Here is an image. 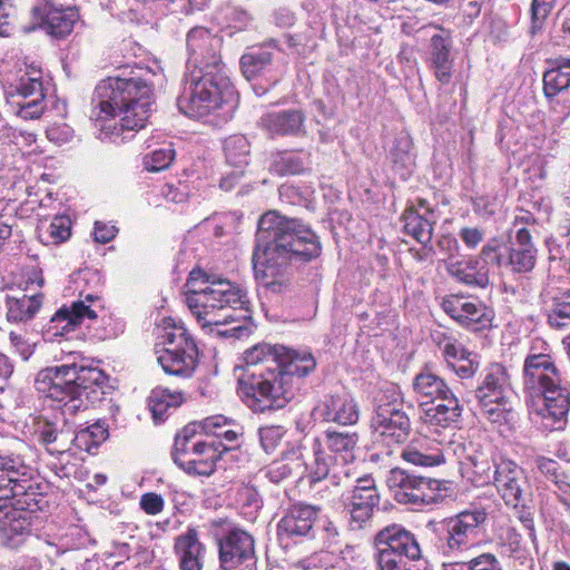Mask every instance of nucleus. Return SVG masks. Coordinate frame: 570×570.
<instances>
[{"instance_id":"nucleus-58","label":"nucleus","mask_w":570,"mask_h":570,"mask_svg":"<svg viewBox=\"0 0 570 570\" xmlns=\"http://www.w3.org/2000/svg\"><path fill=\"white\" fill-rule=\"evenodd\" d=\"M554 0H532L531 3V33L540 31L553 8Z\"/></svg>"},{"instance_id":"nucleus-62","label":"nucleus","mask_w":570,"mask_h":570,"mask_svg":"<svg viewBox=\"0 0 570 570\" xmlns=\"http://www.w3.org/2000/svg\"><path fill=\"white\" fill-rule=\"evenodd\" d=\"M130 539V542H114L115 551L112 554L126 560L135 558L139 562L144 559L142 557L140 558V556L146 554L147 551L137 541H135L134 538Z\"/></svg>"},{"instance_id":"nucleus-23","label":"nucleus","mask_w":570,"mask_h":570,"mask_svg":"<svg viewBox=\"0 0 570 570\" xmlns=\"http://www.w3.org/2000/svg\"><path fill=\"white\" fill-rule=\"evenodd\" d=\"M320 508L305 503H295L286 509L277 524V532L283 538L295 542L303 539L315 540V522L318 519Z\"/></svg>"},{"instance_id":"nucleus-57","label":"nucleus","mask_w":570,"mask_h":570,"mask_svg":"<svg viewBox=\"0 0 570 570\" xmlns=\"http://www.w3.org/2000/svg\"><path fill=\"white\" fill-rule=\"evenodd\" d=\"M537 218L535 216L525 209L517 208L514 213L511 227L508 230V237L517 236L519 229L525 230L531 234L535 230Z\"/></svg>"},{"instance_id":"nucleus-2","label":"nucleus","mask_w":570,"mask_h":570,"mask_svg":"<svg viewBox=\"0 0 570 570\" xmlns=\"http://www.w3.org/2000/svg\"><path fill=\"white\" fill-rule=\"evenodd\" d=\"M222 43L220 37L204 27H195L187 33L188 71L177 107L190 118L205 117L235 100L236 91L220 57Z\"/></svg>"},{"instance_id":"nucleus-34","label":"nucleus","mask_w":570,"mask_h":570,"mask_svg":"<svg viewBox=\"0 0 570 570\" xmlns=\"http://www.w3.org/2000/svg\"><path fill=\"white\" fill-rule=\"evenodd\" d=\"M428 215L420 213L417 207L407 206L401 216L403 232L412 236L424 248L431 244L435 217L433 209H428Z\"/></svg>"},{"instance_id":"nucleus-25","label":"nucleus","mask_w":570,"mask_h":570,"mask_svg":"<svg viewBox=\"0 0 570 570\" xmlns=\"http://www.w3.org/2000/svg\"><path fill=\"white\" fill-rule=\"evenodd\" d=\"M538 248L533 235L519 229L517 236L508 237L504 268L513 275H527L537 264Z\"/></svg>"},{"instance_id":"nucleus-33","label":"nucleus","mask_w":570,"mask_h":570,"mask_svg":"<svg viewBox=\"0 0 570 570\" xmlns=\"http://www.w3.org/2000/svg\"><path fill=\"white\" fill-rule=\"evenodd\" d=\"M193 453L187 461L179 466L189 475L209 476L216 470V461L220 452L214 443L197 440L193 443Z\"/></svg>"},{"instance_id":"nucleus-44","label":"nucleus","mask_w":570,"mask_h":570,"mask_svg":"<svg viewBox=\"0 0 570 570\" xmlns=\"http://www.w3.org/2000/svg\"><path fill=\"white\" fill-rule=\"evenodd\" d=\"M249 142L243 135L227 137L223 144L226 163L234 168H245L249 161Z\"/></svg>"},{"instance_id":"nucleus-48","label":"nucleus","mask_w":570,"mask_h":570,"mask_svg":"<svg viewBox=\"0 0 570 570\" xmlns=\"http://www.w3.org/2000/svg\"><path fill=\"white\" fill-rule=\"evenodd\" d=\"M472 466V472L481 484L490 483L493 480V462L482 451L472 450L465 456ZM492 461H495L494 459Z\"/></svg>"},{"instance_id":"nucleus-53","label":"nucleus","mask_w":570,"mask_h":570,"mask_svg":"<svg viewBox=\"0 0 570 570\" xmlns=\"http://www.w3.org/2000/svg\"><path fill=\"white\" fill-rule=\"evenodd\" d=\"M71 222L67 216H55L41 237L46 236L47 242L60 244L70 237Z\"/></svg>"},{"instance_id":"nucleus-64","label":"nucleus","mask_w":570,"mask_h":570,"mask_svg":"<svg viewBox=\"0 0 570 570\" xmlns=\"http://www.w3.org/2000/svg\"><path fill=\"white\" fill-rule=\"evenodd\" d=\"M195 441H184L180 439H175L171 456L174 462L180 466L183 464V461H187L190 456L194 455L193 453V443Z\"/></svg>"},{"instance_id":"nucleus-11","label":"nucleus","mask_w":570,"mask_h":570,"mask_svg":"<svg viewBox=\"0 0 570 570\" xmlns=\"http://www.w3.org/2000/svg\"><path fill=\"white\" fill-rule=\"evenodd\" d=\"M371 428L387 444H402L409 439L411 421L403 411V399L397 385L387 384L377 392Z\"/></svg>"},{"instance_id":"nucleus-63","label":"nucleus","mask_w":570,"mask_h":570,"mask_svg":"<svg viewBox=\"0 0 570 570\" xmlns=\"http://www.w3.org/2000/svg\"><path fill=\"white\" fill-rule=\"evenodd\" d=\"M561 229V243L558 244L554 248L551 247V244L549 245V253L550 258H562L568 256L570 258V223L563 225L560 227Z\"/></svg>"},{"instance_id":"nucleus-18","label":"nucleus","mask_w":570,"mask_h":570,"mask_svg":"<svg viewBox=\"0 0 570 570\" xmlns=\"http://www.w3.org/2000/svg\"><path fill=\"white\" fill-rule=\"evenodd\" d=\"M344 511L348 514L352 531L365 529L372 520L374 509L380 503V493L371 475L356 480L355 485L343 493Z\"/></svg>"},{"instance_id":"nucleus-27","label":"nucleus","mask_w":570,"mask_h":570,"mask_svg":"<svg viewBox=\"0 0 570 570\" xmlns=\"http://www.w3.org/2000/svg\"><path fill=\"white\" fill-rule=\"evenodd\" d=\"M297 446H306L303 450L304 459L301 460V463H303L302 472L307 473L311 483L325 480L340 463L337 458L326 452L320 438L306 439L305 443H301Z\"/></svg>"},{"instance_id":"nucleus-20","label":"nucleus","mask_w":570,"mask_h":570,"mask_svg":"<svg viewBox=\"0 0 570 570\" xmlns=\"http://www.w3.org/2000/svg\"><path fill=\"white\" fill-rule=\"evenodd\" d=\"M98 303V297L87 295L85 301H76L70 306H62L51 316L43 330V336L48 341H55L57 337L75 331L86 320L97 318Z\"/></svg>"},{"instance_id":"nucleus-52","label":"nucleus","mask_w":570,"mask_h":570,"mask_svg":"<svg viewBox=\"0 0 570 570\" xmlns=\"http://www.w3.org/2000/svg\"><path fill=\"white\" fill-rule=\"evenodd\" d=\"M315 551L302 559L298 564L304 570H309L313 568H324L328 569L334 566V560L336 559L334 549H326L323 546L316 544L314 546Z\"/></svg>"},{"instance_id":"nucleus-40","label":"nucleus","mask_w":570,"mask_h":570,"mask_svg":"<svg viewBox=\"0 0 570 570\" xmlns=\"http://www.w3.org/2000/svg\"><path fill=\"white\" fill-rule=\"evenodd\" d=\"M570 88V59L560 58L557 66L543 75V92L551 99Z\"/></svg>"},{"instance_id":"nucleus-35","label":"nucleus","mask_w":570,"mask_h":570,"mask_svg":"<svg viewBox=\"0 0 570 570\" xmlns=\"http://www.w3.org/2000/svg\"><path fill=\"white\" fill-rule=\"evenodd\" d=\"M38 441L47 448L50 454H61L69 450L71 444L70 433L59 426L57 421L42 419L36 430Z\"/></svg>"},{"instance_id":"nucleus-19","label":"nucleus","mask_w":570,"mask_h":570,"mask_svg":"<svg viewBox=\"0 0 570 570\" xmlns=\"http://www.w3.org/2000/svg\"><path fill=\"white\" fill-rule=\"evenodd\" d=\"M10 104L17 108V115L23 119H37L45 111V92L41 71L31 68L19 77L8 91Z\"/></svg>"},{"instance_id":"nucleus-32","label":"nucleus","mask_w":570,"mask_h":570,"mask_svg":"<svg viewBox=\"0 0 570 570\" xmlns=\"http://www.w3.org/2000/svg\"><path fill=\"white\" fill-rule=\"evenodd\" d=\"M446 272L459 283L471 287L487 288L490 284L489 268L478 258L450 259Z\"/></svg>"},{"instance_id":"nucleus-10","label":"nucleus","mask_w":570,"mask_h":570,"mask_svg":"<svg viewBox=\"0 0 570 570\" xmlns=\"http://www.w3.org/2000/svg\"><path fill=\"white\" fill-rule=\"evenodd\" d=\"M373 546L377 570H412L410 562L423 558L415 534L396 523L376 532Z\"/></svg>"},{"instance_id":"nucleus-9","label":"nucleus","mask_w":570,"mask_h":570,"mask_svg":"<svg viewBox=\"0 0 570 570\" xmlns=\"http://www.w3.org/2000/svg\"><path fill=\"white\" fill-rule=\"evenodd\" d=\"M474 397L480 413L488 421L498 424L515 421L510 374L501 363H492L485 367L482 381L474 390Z\"/></svg>"},{"instance_id":"nucleus-47","label":"nucleus","mask_w":570,"mask_h":570,"mask_svg":"<svg viewBox=\"0 0 570 570\" xmlns=\"http://www.w3.org/2000/svg\"><path fill=\"white\" fill-rule=\"evenodd\" d=\"M269 170L276 175H297L304 170L303 159L293 153L283 151L273 157Z\"/></svg>"},{"instance_id":"nucleus-5","label":"nucleus","mask_w":570,"mask_h":570,"mask_svg":"<svg viewBox=\"0 0 570 570\" xmlns=\"http://www.w3.org/2000/svg\"><path fill=\"white\" fill-rule=\"evenodd\" d=\"M129 78L108 77L101 80L95 89L96 107L90 116L96 121L108 120L109 117H120L119 127L116 124H100L105 137L120 136L125 132L138 131L146 126L151 114L153 86L142 69Z\"/></svg>"},{"instance_id":"nucleus-29","label":"nucleus","mask_w":570,"mask_h":570,"mask_svg":"<svg viewBox=\"0 0 570 570\" xmlns=\"http://www.w3.org/2000/svg\"><path fill=\"white\" fill-rule=\"evenodd\" d=\"M174 551L180 570H202L206 554V547L199 540L198 531L188 528L175 539Z\"/></svg>"},{"instance_id":"nucleus-14","label":"nucleus","mask_w":570,"mask_h":570,"mask_svg":"<svg viewBox=\"0 0 570 570\" xmlns=\"http://www.w3.org/2000/svg\"><path fill=\"white\" fill-rule=\"evenodd\" d=\"M386 485L392 498L400 504L424 507L443 500L441 481L415 475L401 468L389 471Z\"/></svg>"},{"instance_id":"nucleus-12","label":"nucleus","mask_w":570,"mask_h":570,"mask_svg":"<svg viewBox=\"0 0 570 570\" xmlns=\"http://www.w3.org/2000/svg\"><path fill=\"white\" fill-rule=\"evenodd\" d=\"M488 513L482 508L466 509L443 519L439 529L444 534L441 551L446 557H458L476 547L487 532Z\"/></svg>"},{"instance_id":"nucleus-22","label":"nucleus","mask_w":570,"mask_h":570,"mask_svg":"<svg viewBox=\"0 0 570 570\" xmlns=\"http://www.w3.org/2000/svg\"><path fill=\"white\" fill-rule=\"evenodd\" d=\"M220 568L235 570L255 563L254 538L246 531L234 528L217 540Z\"/></svg>"},{"instance_id":"nucleus-42","label":"nucleus","mask_w":570,"mask_h":570,"mask_svg":"<svg viewBox=\"0 0 570 570\" xmlns=\"http://www.w3.org/2000/svg\"><path fill=\"white\" fill-rule=\"evenodd\" d=\"M109 433L108 428L105 423L97 421L86 428H79L73 432V436H70L71 444L79 450L91 453L97 450L98 446L107 440Z\"/></svg>"},{"instance_id":"nucleus-56","label":"nucleus","mask_w":570,"mask_h":570,"mask_svg":"<svg viewBox=\"0 0 570 570\" xmlns=\"http://www.w3.org/2000/svg\"><path fill=\"white\" fill-rule=\"evenodd\" d=\"M500 240L497 237L491 238L483 245L479 258L485 266L488 264L504 268L505 253L500 252Z\"/></svg>"},{"instance_id":"nucleus-43","label":"nucleus","mask_w":570,"mask_h":570,"mask_svg":"<svg viewBox=\"0 0 570 570\" xmlns=\"http://www.w3.org/2000/svg\"><path fill=\"white\" fill-rule=\"evenodd\" d=\"M548 324L556 330L570 325V289L559 291L547 303Z\"/></svg>"},{"instance_id":"nucleus-15","label":"nucleus","mask_w":570,"mask_h":570,"mask_svg":"<svg viewBox=\"0 0 570 570\" xmlns=\"http://www.w3.org/2000/svg\"><path fill=\"white\" fill-rule=\"evenodd\" d=\"M279 351H282V348H279L278 345L272 346L266 343H261L244 352L246 371L238 380V392L247 406L253 411L254 402L263 405L261 401L262 399H266L268 393V390L263 389L261 383L258 384L259 389H257L255 383L258 382L256 380L254 381V379L259 374H262V377H266L265 373L267 370H278L277 360L279 357Z\"/></svg>"},{"instance_id":"nucleus-54","label":"nucleus","mask_w":570,"mask_h":570,"mask_svg":"<svg viewBox=\"0 0 570 570\" xmlns=\"http://www.w3.org/2000/svg\"><path fill=\"white\" fill-rule=\"evenodd\" d=\"M316 539L313 540L316 544L323 546L326 549H334L338 542V530L333 521L330 519H321L315 522Z\"/></svg>"},{"instance_id":"nucleus-45","label":"nucleus","mask_w":570,"mask_h":570,"mask_svg":"<svg viewBox=\"0 0 570 570\" xmlns=\"http://www.w3.org/2000/svg\"><path fill=\"white\" fill-rule=\"evenodd\" d=\"M391 160L393 169L401 178L406 179L414 166V158L411 154V141L409 138H400L395 147L391 150Z\"/></svg>"},{"instance_id":"nucleus-28","label":"nucleus","mask_w":570,"mask_h":570,"mask_svg":"<svg viewBox=\"0 0 570 570\" xmlns=\"http://www.w3.org/2000/svg\"><path fill=\"white\" fill-rule=\"evenodd\" d=\"M317 412L323 421L340 425H353L360 419L358 405L348 393L325 397L323 404L317 407Z\"/></svg>"},{"instance_id":"nucleus-26","label":"nucleus","mask_w":570,"mask_h":570,"mask_svg":"<svg viewBox=\"0 0 570 570\" xmlns=\"http://www.w3.org/2000/svg\"><path fill=\"white\" fill-rule=\"evenodd\" d=\"M428 30L432 31L429 43V67L433 70L438 81L448 85L453 73L451 33L439 26H430Z\"/></svg>"},{"instance_id":"nucleus-6","label":"nucleus","mask_w":570,"mask_h":570,"mask_svg":"<svg viewBox=\"0 0 570 570\" xmlns=\"http://www.w3.org/2000/svg\"><path fill=\"white\" fill-rule=\"evenodd\" d=\"M35 387L45 396L61 403L63 426L70 417L104 401L110 391L108 376L101 370L75 363L40 370L35 379Z\"/></svg>"},{"instance_id":"nucleus-1","label":"nucleus","mask_w":570,"mask_h":570,"mask_svg":"<svg viewBox=\"0 0 570 570\" xmlns=\"http://www.w3.org/2000/svg\"><path fill=\"white\" fill-rule=\"evenodd\" d=\"M321 250L320 239L309 227L298 219L268 212L258 220L252 256L255 277L266 289L281 293L288 286L291 261L308 262L318 257Z\"/></svg>"},{"instance_id":"nucleus-4","label":"nucleus","mask_w":570,"mask_h":570,"mask_svg":"<svg viewBox=\"0 0 570 570\" xmlns=\"http://www.w3.org/2000/svg\"><path fill=\"white\" fill-rule=\"evenodd\" d=\"M185 303L208 334L219 337L248 336L249 299L240 285L193 269L185 285Z\"/></svg>"},{"instance_id":"nucleus-17","label":"nucleus","mask_w":570,"mask_h":570,"mask_svg":"<svg viewBox=\"0 0 570 570\" xmlns=\"http://www.w3.org/2000/svg\"><path fill=\"white\" fill-rule=\"evenodd\" d=\"M441 307L446 315L469 331L483 332L493 325V308L478 297L450 294L442 298Z\"/></svg>"},{"instance_id":"nucleus-60","label":"nucleus","mask_w":570,"mask_h":570,"mask_svg":"<svg viewBox=\"0 0 570 570\" xmlns=\"http://www.w3.org/2000/svg\"><path fill=\"white\" fill-rule=\"evenodd\" d=\"M439 347L448 366H451L454 362L462 360V357L470 353L463 344L451 337L444 338L443 342H439Z\"/></svg>"},{"instance_id":"nucleus-49","label":"nucleus","mask_w":570,"mask_h":570,"mask_svg":"<svg viewBox=\"0 0 570 570\" xmlns=\"http://www.w3.org/2000/svg\"><path fill=\"white\" fill-rule=\"evenodd\" d=\"M401 458L409 464L422 468L438 466L445 462L443 453H422L409 444L402 449Z\"/></svg>"},{"instance_id":"nucleus-30","label":"nucleus","mask_w":570,"mask_h":570,"mask_svg":"<svg viewBox=\"0 0 570 570\" xmlns=\"http://www.w3.org/2000/svg\"><path fill=\"white\" fill-rule=\"evenodd\" d=\"M304 121L305 116L302 110L288 109L263 115L259 125L271 135L298 136L305 134Z\"/></svg>"},{"instance_id":"nucleus-7","label":"nucleus","mask_w":570,"mask_h":570,"mask_svg":"<svg viewBox=\"0 0 570 570\" xmlns=\"http://www.w3.org/2000/svg\"><path fill=\"white\" fill-rule=\"evenodd\" d=\"M277 368L266 371L265 376H256L258 384L268 390L267 397L262 399L263 405L254 402V412L279 410L286 406L296 395L301 379L308 375L316 367V361L311 352L291 350L279 346ZM257 384V383H255ZM259 389V385H256Z\"/></svg>"},{"instance_id":"nucleus-24","label":"nucleus","mask_w":570,"mask_h":570,"mask_svg":"<svg viewBox=\"0 0 570 570\" xmlns=\"http://www.w3.org/2000/svg\"><path fill=\"white\" fill-rule=\"evenodd\" d=\"M561 381L560 371L554 365L551 356L546 353L529 354L523 363L524 389L531 394L556 386Z\"/></svg>"},{"instance_id":"nucleus-38","label":"nucleus","mask_w":570,"mask_h":570,"mask_svg":"<svg viewBox=\"0 0 570 570\" xmlns=\"http://www.w3.org/2000/svg\"><path fill=\"white\" fill-rule=\"evenodd\" d=\"M42 16V28L51 36L63 38L69 35L78 19L73 8L46 7Z\"/></svg>"},{"instance_id":"nucleus-61","label":"nucleus","mask_w":570,"mask_h":570,"mask_svg":"<svg viewBox=\"0 0 570 570\" xmlns=\"http://www.w3.org/2000/svg\"><path fill=\"white\" fill-rule=\"evenodd\" d=\"M480 366L476 355L471 352L449 366L460 379L466 380L475 375Z\"/></svg>"},{"instance_id":"nucleus-55","label":"nucleus","mask_w":570,"mask_h":570,"mask_svg":"<svg viewBox=\"0 0 570 570\" xmlns=\"http://www.w3.org/2000/svg\"><path fill=\"white\" fill-rule=\"evenodd\" d=\"M175 151L170 147L153 150L144 157V167L148 171H160L169 167Z\"/></svg>"},{"instance_id":"nucleus-46","label":"nucleus","mask_w":570,"mask_h":570,"mask_svg":"<svg viewBox=\"0 0 570 570\" xmlns=\"http://www.w3.org/2000/svg\"><path fill=\"white\" fill-rule=\"evenodd\" d=\"M443 570H503L498 557L483 552L464 562L443 563Z\"/></svg>"},{"instance_id":"nucleus-13","label":"nucleus","mask_w":570,"mask_h":570,"mask_svg":"<svg viewBox=\"0 0 570 570\" xmlns=\"http://www.w3.org/2000/svg\"><path fill=\"white\" fill-rule=\"evenodd\" d=\"M164 347L157 351V362L164 372L179 377H190L197 365L198 348L188 330L174 325L165 330Z\"/></svg>"},{"instance_id":"nucleus-8","label":"nucleus","mask_w":570,"mask_h":570,"mask_svg":"<svg viewBox=\"0 0 570 570\" xmlns=\"http://www.w3.org/2000/svg\"><path fill=\"white\" fill-rule=\"evenodd\" d=\"M421 404V420L429 429L448 428L456 423L462 415V405L446 382L432 371L425 368L417 373L412 382Z\"/></svg>"},{"instance_id":"nucleus-31","label":"nucleus","mask_w":570,"mask_h":570,"mask_svg":"<svg viewBox=\"0 0 570 570\" xmlns=\"http://www.w3.org/2000/svg\"><path fill=\"white\" fill-rule=\"evenodd\" d=\"M538 394L542 395L544 400L542 416L556 424L553 429H563L570 411V392L562 385V380L556 386H550Z\"/></svg>"},{"instance_id":"nucleus-50","label":"nucleus","mask_w":570,"mask_h":570,"mask_svg":"<svg viewBox=\"0 0 570 570\" xmlns=\"http://www.w3.org/2000/svg\"><path fill=\"white\" fill-rule=\"evenodd\" d=\"M219 423H226V417H224L223 415L206 417L205 420L202 421L204 433L207 435H214L216 438L223 439L232 444L236 443L238 438L243 434V429L234 424L229 426L225 432H217V430H213L214 428H220Z\"/></svg>"},{"instance_id":"nucleus-51","label":"nucleus","mask_w":570,"mask_h":570,"mask_svg":"<svg viewBox=\"0 0 570 570\" xmlns=\"http://www.w3.org/2000/svg\"><path fill=\"white\" fill-rule=\"evenodd\" d=\"M220 22L227 28L244 30L250 22V16L240 7L226 4L219 10Z\"/></svg>"},{"instance_id":"nucleus-39","label":"nucleus","mask_w":570,"mask_h":570,"mask_svg":"<svg viewBox=\"0 0 570 570\" xmlns=\"http://www.w3.org/2000/svg\"><path fill=\"white\" fill-rule=\"evenodd\" d=\"M42 305V295L8 296L6 299L7 320L11 323H24L33 318Z\"/></svg>"},{"instance_id":"nucleus-3","label":"nucleus","mask_w":570,"mask_h":570,"mask_svg":"<svg viewBox=\"0 0 570 570\" xmlns=\"http://www.w3.org/2000/svg\"><path fill=\"white\" fill-rule=\"evenodd\" d=\"M32 474L20 454L0 452V531L11 549L32 534L49 508L47 485L35 481Z\"/></svg>"},{"instance_id":"nucleus-16","label":"nucleus","mask_w":570,"mask_h":570,"mask_svg":"<svg viewBox=\"0 0 570 570\" xmlns=\"http://www.w3.org/2000/svg\"><path fill=\"white\" fill-rule=\"evenodd\" d=\"M239 65L246 79L263 77L271 86L283 78L286 69V61L275 39L250 47L240 57Z\"/></svg>"},{"instance_id":"nucleus-37","label":"nucleus","mask_w":570,"mask_h":570,"mask_svg":"<svg viewBox=\"0 0 570 570\" xmlns=\"http://www.w3.org/2000/svg\"><path fill=\"white\" fill-rule=\"evenodd\" d=\"M306 446H293L283 453L282 459L271 463L266 470V476L273 483H279L291 475L302 473L303 463L301 460L304 459L303 450Z\"/></svg>"},{"instance_id":"nucleus-36","label":"nucleus","mask_w":570,"mask_h":570,"mask_svg":"<svg viewBox=\"0 0 570 570\" xmlns=\"http://www.w3.org/2000/svg\"><path fill=\"white\" fill-rule=\"evenodd\" d=\"M323 445L342 464L354 460V450L358 442V435L350 431H336L327 429L324 432Z\"/></svg>"},{"instance_id":"nucleus-41","label":"nucleus","mask_w":570,"mask_h":570,"mask_svg":"<svg viewBox=\"0 0 570 570\" xmlns=\"http://www.w3.org/2000/svg\"><path fill=\"white\" fill-rule=\"evenodd\" d=\"M183 399L179 393H171L167 389L156 387L148 396V409L156 424L165 421L170 409L180 405Z\"/></svg>"},{"instance_id":"nucleus-21","label":"nucleus","mask_w":570,"mask_h":570,"mask_svg":"<svg viewBox=\"0 0 570 570\" xmlns=\"http://www.w3.org/2000/svg\"><path fill=\"white\" fill-rule=\"evenodd\" d=\"M493 484L507 505L518 508L527 501L528 480L522 468L508 459L493 461Z\"/></svg>"},{"instance_id":"nucleus-59","label":"nucleus","mask_w":570,"mask_h":570,"mask_svg":"<svg viewBox=\"0 0 570 570\" xmlns=\"http://www.w3.org/2000/svg\"><path fill=\"white\" fill-rule=\"evenodd\" d=\"M284 429L279 425L261 428L258 431L261 445L266 453L273 452L284 436Z\"/></svg>"}]
</instances>
